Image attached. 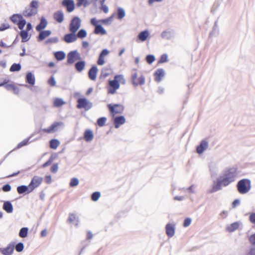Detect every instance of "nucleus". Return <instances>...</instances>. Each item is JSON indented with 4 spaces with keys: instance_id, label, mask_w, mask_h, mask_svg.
I'll use <instances>...</instances> for the list:
<instances>
[{
    "instance_id": "nucleus-38",
    "label": "nucleus",
    "mask_w": 255,
    "mask_h": 255,
    "mask_svg": "<svg viewBox=\"0 0 255 255\" xmlns=\"http://www.w3.org/2000/svg\"><path fill=\"white\" fill-rule=\"evenodd\" d=\"M21 69V66L20 63H13L10 68V72H18Z\"/></svg>"
},
{
    "instance_id": "nucleus-62",
    "label": "nucleus",
    "mask_w": 255,
    "mask_h": 255,
    "mask_svg": "<svg viewBox=\"0 0 255 255\" xmlns=\"http://www.w3.org/2000/svg\"><path fill=\"white\" fill-rule=\"evenodd\" d=\"M76 219V216L72 213H70L68 219V221L69 223H72L74 220Z\"/></svg>"
},
{
    "instance_id": "nucleus-61",
    "label": "nucleus",
    "mask_w": 255,
    "mask_h": 255,
    "mask_svg": "<svg viewBox=\"0 0 255 255\" xmlns=\"http://www.w3.org/2000/svg\"><path fill=\"white\" fill-rule=\"evenodd\" d=\"M105 63L104 57L99 56V58L97 61V64L99 65H103Z\"/></svg>"
},
{
    "instance_id": "nucleus-33",
    "label": "nucleus",
    "mask_w": 255,
    "mask_h": 255,
    "mask_svg": "<svg viewBox=\"0 0 255 255\" xmlns=\"http://www.w3.org/2000/svg\"><path fill=\"white\" fill-rule=\"evenodd\" d=\"M86 63L84 61H79L75 64V67L76 70L80 72L83 70L85 68Z\"/></svg>"
},
{
    "instance_id": "nucleus-52",
    "label": "nucleus",
    "mask_w": 255,
    "mask_h": 255,
    "mask_svg": "<svg viewBox=\"0 0 255 255\" xmlns=\"http://www.w3.org/2000/svg\"><path fill=\"white\" fill-rule=\"evenodd\" d=\"M209 169L211 173L212 176H213L216 174L217 169L215 165L214 164H211L209 165Z\"/></svg>"
},
{
    "instance_id": "nucleus-39",
    "label": "nucleus",
    "mask_w": 255,
    "mask_h": 255,
    "mask_svg": "<svg viewBox=\"0 0 255 255\" xmlns=\"http://www.w3.org/2000/svg\"><path fill=\"white\" fill-rule=\"evenodd\" d=\"M28 229L27 227L22 228L19 232V236L21 238H24L27 237L28 234Z\"/></svg>"
},
{
    "instance_id": "nucleus-18",
    "label": "nucleus",
    "mask_w": 255,
    "mask_h": 255,
    "mask_svg": "<svg viewBox=\"0 0 255 255\" xmlns=\"http://www.w3.org/2000/svg\"><path fill=\"white\" fill-rule=\"evenodd\" d=\"M208 141L202 140L196 147L197 152L200 154H202L208 148Z\"/></svg>"
},
{
    "instance_id": "nucleus-20",
    "label": "nucleus",
    "mask_w": 255,
    "mask_h": 255,
    "mask_svg": "<svg viewBox=\"0 0 255 255\" xmlns=\"http://www.w3.org/2000/svg\"><path fill=\"white\" fill-rule=\"evenodd\" d=\"M154 79L157 82H160L165 76V72L163 69H158L154 73Z\"/></svg>"
},
{
    "instance_id": "nucleus-2",
    "label": "nucleus",
    "mask_w": 255,
    "mask_h": 255,
    "mask_svg": "<svg viewBox=\"0 0 255 255\" xmlns=\"http://www.w3.org/2000/svg\"><path fill=\"white\" fill-rule=\"evenodd\" d=\"M123 81L125 83V79L123 75H117L114 77V79L112 80H109L108 92L109 94H114L116 90L119 89L120 87V82Z\"/></svg>"
},
{
    "instance_id": "nucleus-43",
    "label": "nucleus",
    "mask_w": 255,
    "mask_h": 255,
    "mask_svg": "<svg viewBox=\"0 0 255 255\" xmlns=\"http://www.w3.org/2000/svg\"><path fill=\"white\" fill-rule=\"evenodd\" d=\"M59 38L57 37H53L49 38H48L45 41V43L46 44H51V43H57L59 42Z\"/></svg>"
},
{
    "instance_id": "nucleus-9",
    "label": "nucleus",
    "mask_w": 255,
    "mask_h": 255,
    "mask_svg": "<svg viewBox=\"0 0 255 255\" xmlns=\"http://www.w3.org/2000/svg\"><path fill=\"white\" fill-rule=\"evenodd\" d=\"M131 79L132 85L135 87L144 85L145 81V77L142 75L137 77L136 72L132 74Z\"/></svg>"
},
{
    "instance_id": "nucleus-11",
    "label": "nucleus",
    "mask_w": 255,
    "mask_h": 255,
    "mask_svg": "<svg viewBox=\"0 0 255 255\" xmlns=\"http://www.w3.org/2000/svg\"><path fill=\"white\" fill-rule=\"evenodd\" d=\"M108 107L109 111L113 115H115L118 114H122L124 111V106L121 104H108Z\"/></svg>"
},
{
    "instance_id": "nucleus-21",
    "label": "nucleus",
    "mask_w": 255,
    "mask_h": 255,
    "mask_svg": "<svg viewBox=\"0 0 255 255\" xmlns=\"http://www.w3.org/2000/svg\"><path fill=\"white\" fill-rule=\"evenodd\" d=\"M47 24L48 22L46 19L44 17L42 16L40 18V22L36 25L35 29L37 31H41L47 26Z\"/></svg>"
},
{
    "instance_id": "nucleus-4",
    "label": "nucleus",
    "mask_w": 255,
    "mask_h": 255,
    "mask_svg": "<svg viewBox=\"0 0 255 255\" xmlns=\"http://www.w3.org/2000/svg\"><path fill=\"white\" fill-rule=\"evenodd\" d=\"M251 182L248 179H243L238 181L237 188L238 192L242 194L248 193L251 188Z\"/></svg>"
},
{
    "instance_id": "nucleus-6",
    "label": "nucleus",
    "mask_w": 255,
    "mask_h": 255,
    "mask_svg": "<svg viewBox=\"0 0 255 255\" xmlns=\"http://www.w3.org/2000/svg\"><path fill=\"white\" fill-rule=\"evenodd\" d=\"M77 107L78 109H84L86 111H88L93 107L92 102L89 101L85 98H79L77 100Z\"/></svg>"
},
{
    "instance_id": "nucleus-45",
    "label": "nucleus",
    "mask_w": 255,
    "mask_h": 255,
    "mask_svg": "<svg viewBox=\"0 0 255 255\" xmlns=\"http://www.w3.org/2000/svg\"><path fill=\"white\" fill-rule=\"evenodd\" d=\"M245 255H255V246H251L245 252Z\"/></svg>"
},
{
    "instance_id": "nucleus-5",
    "label": "nucleus",
    "mask_w": 255,
    "mask_h": 255,
    "mask_svg": "<svg viewBox=\"0 0 255 255\" xmlns=\"http://www.w3.org/2000/svg\"><path fill=\"white\" fill-rule=\"evenodd\" d=\"M10 20L15 24L17 25L19 29L22 30L26 24V20L20 14H13L10 17Z\"/></svg>"
},
{
    "instance_id": "nucleus-50",
    "label": "nucleus",
    "mask_w": 255,
    "mask_h": 255,
    "mask_svg": "<svg viewBox=\"0 0 255 255\" xmlns=\"http://www.w3.org/2000/svg\"><path fill=\"white\" fill-rule=\"evenodd\" d=\"M107 121L106 117H101L97 120V123L99 127H103L105 125V123Z\"/></svg>"
},
{
    "instance_id": "nucleus-58",
    "label": "nucleus",
    "mask_w": 255,
    "mask_h": 255,
    "mask_svg": "<svg viewBox=\"0 0 255 255\" xmlns=\"http://www.w3.org/2000/svg\"><path fill=\"white\" fill-rule=\"evenodd\" d=\"M99 0L100 1L101 4L102 5V9H103V11H104V12L107 13L109 10L108 7L106 5H103L105 1V0Z\"/></svg>"
},
{
    "instance_id": "nucleus-44",
    "label": "nucleus",
    "mask_w": 255,
    "mask_h": 255,
    "mask_svg": "<svg viewBox=\"0 0 255 255\" xmlns=\"http://www.w3.org/2000/svg\"><path fill=\"white\" fill-rule=\"evenodd\" d=\"M101 196V193L99 191L93 192L91 195V199L93 201H97Z\"/></svg>"
},
{
    "instance_id": "nucleus-13",
    "label": "nucleus",
    "mask_w": 255,
    "mask_h": 255,
    "mask_svg": "<svg viewBox=\"0 0 255 255\" xmlns=\"http://www.w3.org/2000/svg\"><path fill=\"white\" fill-rule=\"evenodd\" d=\"M43 181V178L38 176H34L31 179L30 182L29 184L30 189H31L32 191L34 189L39 187Z\"/></svg>"
},
{
    "instance_id": "nucleus-27",
    "label": "nucleus",
    "mask_w": 255,
    "mask_h": 255,
    "mask_svg": "<svg viewBox=\"0 0 255 255\" xmlns=\"http://www.w3.org/2000/svg\"><path fill=\"white\" fill-rule=\"evenodd\" d=\"M149 35V32L148 30L146 29L141 31L137 35V40L142 42L145 41Z\"/></svg>"
},
{
    "instance_id": "nucleus-19",
    "label": "nucleus",
    "mask_w": 255,
    "mask_h": 255,
    "mask_svg": "<svg viewBox=\"0 0 255 255\" xmlns=\"http://www.w3.org/2000/svg\"><path fill=\"white\" fill-rule=\"evenodd\" d=\"M126 122V119L123 116L115 117L114 119V124L115 128H118L121 125H123Z\"/></svg>"
},
{
    "instance_id": "nucleus-64",
    "label": "nucleus",
    "mask_w": 255,
    "mask_h": 255,
    "mask_svg": "<svg viewBox=\"0 0 255 255\" xmlns=\"http://www.w3.org/2000/svg\"><path fill=\"white\" fill-rule=\"evenodd\" d=\"M249 220L252 223L255 224V213H252L250 215Z\"/></svg>"
},
{
    "instance_id": "nucleus-42",
    "label": "nucleus",
    "mask_w": 255,
    "mask_h": 255,
    "mask_svg": "<svg viewBox=\"0 0 255 255\" xmlns=\"http://www.w3.org/2000/svg\"><path fill=\"white\" fill-rule=\"evenodd\" d=\"M64 104V101L60 98H56L54 101V106L56 107H60Z\"/></svg>"
},
{
    "instance_id": "nucleus-54",
    "label": "nucleus",
    "mask_w": 255,
    "mask_h": 255,
    "mask_svg": "<svg viewBox=\"0 0 255 255\" xmlns=\"http://www.w3.org/2000/svg\"><path fill=\"white\" fill-rule=\"evenodd\" d=\"M48 84L51 86L56 85V82L53 76H51L48 81Z\"/></svg>"
},
{
    "instance_id": "nucleus-25",
    "label": "nucleus",
    "mask_w": 255,
    "mask_h": 255,
    "mask_svg": "<svg viewBox=\"0 0 255 255\" xmlns=\"http://www.w3.org/2000/svg\"><path fill=\"white\" fill-rule=\"evenodd\" d=\"M54 19L58 23H62L64 20V13L62 10H58L53 14Z\"/></svg>"
},
{
    "instance_id": "nucleus-14",
    "label": "nucleus",
    "mask_w": 255,
    "mask_h": 255,
    "mask_svg": "<svg viewBox=\"0 0 255 255\" xmlns=\"http://www.w3.org/2000/svg\"><path fill=\"white\" fill-rule=\"evenodd\" d=\"M14 246V243H10L6 248H0V253L3 255H11L13 254Z\"/></svg>"
},
{
    "instance_id": "nucleus-36",
    "label": "nucleus",
    "mask_w": 255,
    "mask_h": 255,
    "mask_svg": "<svg viewBox=\"0 0 255 255\" xmlns=\"http://www.w3.org/2000/svg\"><path fill=\"white\" fill-rule=\"evenodd\" d=\"M87 35V32L86 30L84 29H81L78 31L77 34H76V36L77 37V39L78 38L80 39H83L84 38L86 37Z\"/></svg>"
},
{
    "instance_id": "nucleus-49",
    "label": "nucleus",
    "mask_w": 255,
    "mask_h": 255,
    "mask_svg": "<svg viewBox=\"0 0 255 255\" xmlns=\"http://www.w3.org/2000/svg\"><path fill=\"white\" fill-rule=\"evenodd\" d=\"M79 181L77 178H72L71 179L69 185L71 187H74L79 184Z\"/></svg>"
},
{
    "instance_id": "nucleus-56",
    "label": "nucleus",
    "mask_w": 255,
    "mask_h": 255,
    "mask_svg": "<svg viewBox=\"0 0 255 255\" xmlns=\"http://www.w3.org/2000/svg\"><path fill=\"white\" fill-rule=\"evenodd\" d=\"M1 189L3 192H9L11 190V187L9 184H6L2 187Z\"/></svg>"
},
{
    "instance_id": "nucleus-35",
    "label": "nucleus",
    "mask_w": 255,
    "mask_h": 255,
    "mask_svg": "<svg viewBox=\"0 0 255 255\" xmlns=\"http://www.w3.org/2000/svg\"><path fill=\"white\" fill-rule=\"evenodd\" d=\"M117 18L119 19H123L126 15L125 9L122 7H118L117 9Z\"/></svg>"
},
{
    "instance_id": "nucleus-28",
    "label": "nucleus",
    "mask_w": 255,
    "mask_h": 255,
    "mask_svg": "<svg viewBox=\"0 0 255 255\" xmlns=\"http://www.w3.org/2000/svg\"><path fill=\"white\" fill-rule=\"evenodd\" d=\"M240 224V223L239 222H235L227 226L226 230L230 233L233 232L239 228Z\"/></svg>"
},
{
    "instance_id": "nucleus-16",
    "label": "nucleus",
    "mask_w": 255,
    "mask_h": 255,
    "mask_svg": "<svg viewBox=\"0 0 255 255\" xmlns=\"http://www.w3.org/2000/svg\"><path fill=\"white\" fill-rule=\"evenodd\" d=\"M77 39L76 32H70L69 33L65 34L63 38V40L67 43H73Z\"/></svg>"
},
{
    "instance_id": "nucleus-10",
    "label": "nucleus",
    "mask_w": 255,
    "mask_h": 255,
    "mask_svg": "<svg viewBox=\"0 0 255 255\" xmlns=\"http://www.w3.org/2000/svg\"><path fill=\"white\" fill-rule=\"evenodd\" d=\"M64 124L62 122H54L48 128H43V131L47 133H52L54 131L58 130L59 127L63 128Z\"/></svg>"
},
{
    "instance_id": "nucleus-30",
    "label": "nucleus",
    "mask_w": 255,
    "mask_h": 255,
    "mask_svg": "<svg viewBox=\"0 0 255 255\" xmlns=\"http://www.w3.org/2000/svg\"><path fill=\"white\" fill-rule=\"evenodd\" d=\"M2 208L7 213H11L13 212V210L12 204L10 201H8L4 202Z\"/></svg>"
},
{
    "instance_id": "nucleus-60",
    "label": "nucleus",
    "mask_w": 255,
    "mask_h": 255,
    "mask_svg": "<svg viewBox=\"0 0 255 255\" xmlns=\"http://www.w3.org/2000/svg\"><path fill=\"white\" fill-rule=\"evenodd\" d=\"M112 20V16H111L110 17H108L106 19H103L101 20H100V22H102L103 24H107L111 22Z\"/></svg>"
},
{
    "instance_id": "nucleus-12",
    "label": "nucleus",
    "mask_w": 255,
    "mask_h": 255,
    "mask_svg": "<svg viewBox=\"0 0 255 255\" xmlns=\"http://www.w3.org/2000/svg\"><path fill=\"white\" fill-rule=\"evenodd\" d=\"M80 59V55L77 50L71 51L67 54V64H73L76 60Z\"/></svg>"
},
{
    "instance_id": "nucleus-59",
    "label": "nucleus",
    "mask_w": 255,
    "mask_h": 255,
    "mask_svg": "<svg viewBox=\"0 0 255 255\" xmlns=\"http://www.w3.org/2000/svg\"><path fill=\"white\" fill-rule=\"evenodd\" d=\"M10 26L8 23H2L0 26V31H2L7 29H8Z\"/></svg>"
},
{
    "instance_id": "nucleus-34",
    "label": "nucleus",
    "mask_w": 255,
    "mask_h": 255,
    "mask_svg": "<svg viewBox=\"0 0 255 255\" xmlns=\"http://www.w3.org/2000/svg\"><path fill=\"white\" fill-rule=\"evenodd\" d=\"M54 55L56 59L58 61H62L65 59L66 57L65 53L63 51H59L55 52Z\"/></svg>"
},
{
    "instance_id": "nucleus-46",
    "label": "nucleus",
    "mask_w": 255,
    "mask_h": 255,
    "mask_svg": "<svg viewBox=\"0 0 255 255\" xmlns=\"http://www.w3.org/2000/svg\"><path fill=\"white\" fill-rule=\"evenodd\" d=\"M89 2L87 0H77L76 5L77 7H80L82 5H84L85 7L89 5Z\"/></svg>"
},
{
    "instance_id": "nucleus-41",
    "label": "nucleus",
    "mask_w": 255,
    "mask_h": 255,
    "mask_svg": "<svg viewBox=\"0 0 255 255\" xmlns=\"http://www.w3.org/2000/svg\"><path fill=\"white\" fill-rule=\"evenodd\" d=\"M161 36L163 39L169 40L172 37V34L169 31H163L161 34Z\"/></svg>"
},
{
    "instance_id": "nucleus-31",
    "label": "nucleus",
    "mask_w": 255,
    "mask_h": 255,
    "mask_svg": "<svg viewBox=\"0 0 255 255\" xmlns=\"http://www.w3.org/2000/svg\"><path fill=\"white\" fill-rule=\"evenodd\" d=\"M19 35L21 37L22 42H27L30 38V36H28V32L25 30H23V29L21 30V31H20Z\"/></svg>"
},
{
    "instance_id": "nucleus-63",
    "label": "nucleus",
    "mask_w": 255,
    "mask_h": 255,
    "mask_svg": "<svg viewBox=\"0 0 255 255\" xmlns=\"http://www.w3.org/2000/svg\"><path fill=\"white\" fill-rule=\"evenodd\" d=\"M109 53V51L107 49H103L100 53L99 55L104 57Z\"/></svg>"
},
{
    "instance_id": "nucleus-23",
    "label": "nucleus",
    "mask_w": 255,
    "mask_h": 255,
    "mask_svg": "<svg viewBox=\"0 0 255 255\" xmlns=\"http://www.w3.org/2000/svg\"><path fill=\"white\" fill-rule=\"evenodd\" d=\"M98 72V68L96 66L93 65L88 71V76L92 80H95L96 79Z\"/></svg>"
},
{
    "instance_id": "nucleus-24",
    "label": "nucleus",
    "mask_w": 255,
    "mask_h": 255,
    "mask_svg": "<svg viewBox=\"0 0 255 255\" xmlns=\"http://www.w3.org/2000/svg\"><path fill=\"white\" fill-rule=\"evenodd\" d=\"M39 33L37 38L38 41H42L51 34V31L46 30L39 31Z\"/></svg>"
},
{
    "instance_id": "nucleus-26",
    "label": "nucleus",
    "mask_w": 255,
    "mask_h": 255,
    "mask_svg": "<svg viewBox=\"0 0 255 255\" xmlns=\"http://www.w3.org/2000/svg\"><path fill=\"white\" fill-rule=\"evenodd\" d=\"M84 138L87 142H90L92 141L94 138L93 131L90 129L85 130L84 133Z\"/></svg>"
},
{
    "instance_id": "nucleus-51",
    "label": "nucleus",
    "mask_w": 255,
    "mask_h": 255,
    "mask_svg": "<svg viewBox=\"0 0 255 255\" xmlns=\"http://www.w3.org/2000/svg\"><path fill=\"white\" fill-rule=\"evenodd\" d=\"M15 248L17 252H21L24 249V244L21 242H19L16 245Z\"/></svg>"
},
{
    "instance_id": "nucleus-8",
    "label": "nucleus",
    "mask_w": 255,
    "mask_h": 255,
    "mask_svg": "<svg viewBox=\"0 0 255 255\" xmlns=\"http://www.w3.org/2000/svg\"><path fill=\"white\" fill-rule=\"evenodd\" d=\"M81 20L78 16L74 17L69 24V30L70 32H76L81 27Z\"/></svg>"
},
{
    "instance_id": "nucleus-32",
    "label": "nucleus",
    "mask_w": 255,
    "mask_h": 255,
    "mask_svg": "<svg viewBox=\"0 0 255 255\" xmlns=\"http://www.w3.org/2000/svg\"><path fill=\"white\" fill-rule=\"evenodd\" d=\"M94 33L96 34L105 35L107 34V31L102 25L99 24L95 27Z\"/></svg>"
},
{
    "instance_id": "nucleus-37",
    "label": "nucleus",
    "mask_w": 255,
    "mask_h": 255,
    "mask_svg": "<svg viewBox=\"0 0 255 255\" xmlns=\"http://www.w3.org/2000/svg\"><path fill=\"white\" fill-rule=\"evenodd\" d=\"M50 147L52 149H55L60 144L59 141L57 139H52L50 142Z\"/></svg>"
},
{
    "instance_id": "nucleus-22",
    "label": "nucleus",
    "mask_w": 255,
    "mask_h": 255,
    "mask_svg": "<svg viewBox=\"0 0 255 255\" xmlns=\"http://www.w3.org/2000/svg\"><path fill=\"white\" fill-rule=\"evenodd\" d=\"M17 192L19 194H29L32 192V190L30 189L29 185H22L17 187Z\"/></svg>"
},
{
    "instance_id": "nucleus-7",
    "label": "nucleus",
    "mask_w": 255,
    "mask_h": 255,
    "mask_svg": "<svg viewBox=\"0 0 255 255\" xmlns=\"http://www.w3.org/2000/svg\"><path fill=\"white\" fill-rule=\"evenodd\" d=\"M222 186L224 187L227 186L226 185H225V183L222 180V179L219 177L217 179L216 181L214 182L212 186V188L208 190L207 192L208 193L211 194L221 190L222 189Z\"/></svg>"
},
{
    "instance_id": "nucleus-55",
    "label": "nucleus",
    "mask_w": 255,
    "mask_h": 255,
    "mask_svg": "<svg viewBox=\"0 0 255 255\" xmlns=\"http://www.w3.org/2000/svg\"><path fill=\"white\" fill-rule=\"evenodd\" d=\"M58 170V163H54L50 168V171L53 173H56Z\"/></svg>"
},
{
    "instance_id": "nucleus-1",
    "label": "nucleus",
    "mask_w": 255,
    "mask_h": 255,
    "mask_svg": "<svg viewBox=\"0 0 255 255\" xmlns=\"http://www.w3.org/2000/svg\"><path fill=\"white\" fill-rule=\"evenodd\" d=\"M237 168L233 167L225 169L222 175L220 177L225 183V185L228 186L231 183L234 182L237 175Z\"/></svg>"
},
{
    "instance_id": "nucleus-57",
    "label": "nucleus",
    "mask_w": 255,
    "mask_h": 255,
    "mask_svg": "<svg viewBox=\"0 0 255 255\" xmlns=\"http://www.w3.org/2000/svg\"><path fill=\"white\" fill-rule=\"evenodd\" d=\"M191 223V219L190 218H186L183 222V226L184 227H188Z\"/></svg>"
},
{
    "instance_id": "nucleus-40",
    "label": "nucleus",
    "mask_w": 255,
    "mask_h": 255,
    "mask_svg": "<svg viewBox=\"0 0 255 255\" xmlns=\"http://www.w3.org/2000/svg\"><path fill=\"white\" fill-rule=\"evenodd\" d=\"M33 135H34V133L31 134V135L30 136H29L28 138H26V139H24L23 140H22V141H21L20 142H19L17 145V147H16L17 148H20L22 147V146L27 145L29 143L30 139Z\"/></svg>"
},
{
    "instance_id": "nucleus-17",
    "label": "nucleus",
    "mask_w": 255,
    "mask_h": 255,
    "mask_svg": "<svg viewBox=\"0 0 255 255\" xmlns=\"http://www.w3.org/2000/svg\"><path fill=\"white\" fill-rule=\"evenodd\" d=\"M166 234L169 238L172 237L175 234V226L174 224L168 223L165 226Z\"/></svg>"
},
{
    "instance_id": "nucleus-48",
    "label": "nucleus",
    "mask_w": 255,
    "mask_h": 255,
    "mask_svg": "<svg viewBox=\"0 0 255 255\" xmlns=\"http://www.w3.org/2000/svg\"><path fill=\"white\" fill-rule=\"evenodd\" d=\"M168 60V55L167 54L164 53L160 56V59L158 61V64L163 63L167 62Z\"/></svg>"
},
{
    "instance_id": "nucleus-53",
    "label": "nucleus",
    "mask_w": 255,
    "mask_h": 255,
    "mask_svg": "<svg viewBox=\"0 0 255 255\" xmlns=\"http://www.w3.org/2000/svg\"><path fill=\"white\" fill-rule=\"evenodd\" d=\"M249 241L251 246H255V233L249 237Z\"/></svg>"
},
{
    "instance_id": "nucleus-47",
    "label": "nucleus",
    "mask_w": 255,
    "mask_h": 255,
    "mask_svg": "<svg viewBox=\"0 0 255 255\" xmlns=\"http://www.w3.org/2000/svg\"><path fill=\"white\" fill-rule=\"evenodd\" d=\"M145 60L149 64H151L155 60V56L153 55L149 54L146 56Z\"/></svg>"
},
{
    "instance_id": "nucleus-29",
    "label": "nucleus",
    "mask_w": 255,
    "mask_h": 255,
    "mask_svg": "<svg viewBox=\"0 0 255 255\" xmlns=\"http://www.w3.org/2000/svg\"><path fill=\"white\" fill-rule=\"evenodd\" d=\"M25 80L26 82L31 85H33L35 84V76L31 72L27 73L25 76Z\"/></svg>"
},
{
    "instance_id": "nucleus-3",
    "label": "nucleus",
    "mask_w": 255,
    "mask_h": 255,
    "mask_svg": "<svg viewBox=\"0 0 255 255\" xmlns=\"http://www.w3.org/2000/svg\"><path fill=\"white\" fill-rule=\"evenodd\" d=\"M39 1L36 0H32L29 4V7L26 8L22 12V15L26 17H30L35 15L38 12Z\"/></svg>"
},
{
    "instance_id": "nucleus-15",
    "label": "nucleus",
    "mask_w": 255,
    "mask_h": 255,
    "mask_svg": "<svg viewBox=\"0 0 255 255\" xmlns=\"http://www.w3.org/2000/svg\"><path fill=\"white\" fill-rule=\"evenodd\" d=\"M62 5L66 8L68 12H72L75 9V3L73 0H63Z\"/></svg>"
}]
</instances>
